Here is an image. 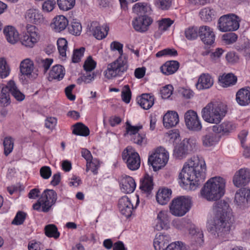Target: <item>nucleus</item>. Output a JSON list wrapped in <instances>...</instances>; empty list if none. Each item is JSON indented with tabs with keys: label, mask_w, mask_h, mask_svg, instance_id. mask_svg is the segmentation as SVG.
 <instances>
[{
	"label": "nucleus",
	"mask_w": 250,
	"mask_h": 250,
	"mask_svg": "<svg viewBox=\"0 0 250 250\" xmlns=\"http://www.w3.org/2000/svg\"><path fill=\"white\" fill-rule=\"evenodd\" d=\"M197 146L195 140L192 139H184L174 148L173 155L179 159L185 158L190 151H194Z\"/></svg>",
	"instance_id": "10"
},
{
	"label": "nucleus",
	"mask_w": 250,
	"mask_h": 250,
	"mask_svg": "<svg viewBox=\"0 0 250 250\" xmlns=\"http://www.w3.org/2000/svg\"><path fill=\"white\" fill-rule=\"evenodd\" d=\"M236 128V125L234 123L230 121H225L218 125H213L212 131L215 133L228 135L234 131Z\"/></svg>",
	"instance_id": "17"
},
{
	"label": "nucleus",
	"mask_w": 250,
	"mask_h": 250,
	"mask_svg": "<svg viewBox=\"0 0 250 250\" xmlns=\"http://www.w3.org/2000/svg\"><path fill=\"white\" fill-rule=\"evenodd\" d=\"M9 83L5 86L0 85V103L2 106H7L10 104Z\"/></svg>",
	"instance_id": "36"
},
{
	"label": "nucleus",
	"mask_w": 250,
	"mask_h": 250,
	"mask_svg": "<svg viewBox=\"0 0 250 250\" xmlns=\"http://www.w3.org/2000/svg\"><path fill=\"white\" fill-rule=\"evenodd\" d=\"M179 116L175 111H168L163 117V124L167 128L175 126L179 123Z\"/></svg>",
	"instance_id": "25"
},
{
	"label": "nucleus",
	"mask_w": 250,
	"mask_h": 250,
	"mask_svg": "<svg viewBox=\"0 0 250 250\" xmlns=\"http://www.w3.org/2000/svg\"><path fill=\"white\" fill-rule=\"evenodd\" d=\"M96 66V62H95L91 56H89L83 64V68L86 72H91L95 69Z\"/></svg>",
	"instance_id": "54"
},
{
	"label": "nucleus",
	"mask_w": 250,
	"mask_h": 250,
	"mask_svg": "<svg viewBox=\"0 0 250 250\" xmlns=\"http://www.w3.org/2000/svg\"><path fill=\"white\" fill-rule=\"evenodd\" d=\"M118 207L121 213L126 218L131 216L134 207L130 199L127 196H123L119 199Z\"/></svg>",
	"instance_id": "18"
},
{
	"label": "nucleus",
	"mask_w": 250,
	"mask_h": 250,
	"mask_svg": "<svg viewBox=\"0 0 250 250\" xmlns=\"http://www.w3.org/2000/svg\"><path fill=\"white\" fill-rule=\"evenodd\" d=\"M173 21L169 19H163L159 22V28L161 31L167 30L173 23Z\"/></svg>",
	"instance_id": "62"
},
{
	"label": "nucleus",
	"mask_w": 250,
	"mask_h": 250,
	"mask_svg": "<svg viewBox=\"0 0 250 250\" xmlns=\"http://www.w3.org/2000/svg\"><path fill=\"white\" fill-rule=\"evenodd\" d=\"M57 44L60 55L62 57H65L67 48V41L64 38H60L58 40Z\"/></svg>",
	"instance_id": "49"
},
{
	"label": "nucleus",
	"mask_w": 250,
	"mask_h": 250,
	"mask_svg": "<svg viewBox=\"0 0 250 250\" xmlns=\"http://www.w3.org/2000/svg\"><path fill=\"white\" fill-rule=\"evenodd\" d=\"M225 180L222 177L210 178L201 190L202 197L208 201L220 199L225 194Z\"/></svg>",
	"instance_id": "4"
},
{
	"label": "nucleus",
	"mask_w": 250,
	"mask_h": 250,
	"mask_svg": "<svg viewBox=\"0 0 250 250\" xmlns=\"http://www.w3.org/2000/svg\"><path fill=\"white\" fill-rule=\"evenodd\" d=\"M142 128V126H133L128 122H126V133L129 134L130 135H135V134H137L139 130Z\"/></svg>",
	"instance_id": "63"
},
{
	"label": "nucleus",
	"mask_w": 250,
	"mask_h": 250,
	"mask_svg": "<svg viewBox=\"0 0 250 250\" xmlns=\"http://www.w3.org/2000/svg\"><path fill=\"white\" fill-rule=\"evenodd\" d=\"M121 190L126 193L134 191L136 188V183L131 177L125 175L122 180Z\"/></svg>",
	"instance_id": "31"
},
{
	"label": "nucleus",
	"mask_w": 250,
	"mask_h": 250,
	"mask_svg": "<svg viewBox=\"0 0 250 250\" xmlns=\"http://www.w3.org/2000/svg\"><path fill=\"white\" fill-rule=\"evenodd\" d=\"M53 60L51 58L42 59L40 57L36 58L35 62L40 68L43 69L44 73H46L52 63Z\"/></svg>",
	"instance_id": "43"
},
{
	"label": "nucleus",
	"mask_w": 250,
	"mask_h": 250,
	"mask_svg": "<svg viewBox=\"0 0 250 250\" xmlns=\"http://www.w3.org/2000/svg\"><path fill=\"white\" fill-rule=\"evenodd\" d=\"M89 129L82 123H78L74 125L73 133L77 135L87 136L89 134Z\"/></svg>",
	"instance_id": "42"
},
{
	"label": "nucleus",
	"mask_w": 250,
	"mask_h": 250,
	"mask_svg": "<svg viewBox=\"0 0 250 250\" xmlns=\"http://www.w3.org/2000/svg\"><path fill=\"white\" fill-rule=\"evenodd\" d=\"M227 105L222 103L211 102L204 107L201 111L203 119L207 123L219 124L226 116Z\"/></svg>",
	"instance_id": "5"
},
{
	"label": "nucleus",
	"mask_w": 250,
	"mask_h": 250,
	"mask_svg": "<svg viewBox=\"0 0 250 250\" xmlns=\"http://www.w3.org/2000/svg\"><path fill=\"white\" fill-rule=\"evenodd\" d=\"M123 160L127 167L131 170L138 169L140 166V157L139 154L131 146H128L123 151Z\"/></svg>",
	"instance_id": "9"
},
{
	"label": "nucleus",
	"mask_w": 250,
	"mask_h": 250,
	"mask_svg": "<svg viewBox=\"0 0 250 250\" xmlns=\"http://www.w3.org/2000/svg\"><path fill=\"white\" fill-rule=\"evenodd\" d=\"M85 51V48L83 47L79 49H74L72 56V62L77 63L81 60V58L83 56Z\"/></svg>",
	"instance_id": "58"
},
{
	"label": "nucleus",
	"mask_w": 250,
	"mask_h": 250,
	"mask_svg": "<svg viewBox=\"0 0 250 250\" xmlns=\"http://www.w3.org/2000/svg\"><path fill=\"white\" fill-rule=\"evenodd\" d=\"M89 29L97 39L102 40L107 35L109 27L107 25L100 26L97 22L93 21L91 23Z\"/></svg>",
	"instance_id": "20"
},
{
	"label": "nucleus",
	"mask_w": 250,
	"mask_h": 250,
	"mask_svg": "<svg viewBox=\"0 0 250 250\" xmlns=\"http://www.w3.org/2000/svg\"><path fill=\"white\" fill-rule=\"evenodd\" d=\"M171 195V189L165 188L160 189L156 196L157 201L160 205H166L169 201Z\"/></svg>",
	"instance_id": "35"
},
{
	"label": "nucleus",
	"mask_w": 250,
	"mask_h": 250,
	"mask_svg": "<svg viewBox=\"0 0 250 250\" xmlns=\"http://www.w3.org/2000/svg\"><path fill=\"white\" fill-rule=\"evenodd\" d=\"M26 213L23 211H18L14 219L12 221V224L16 225H20L22 224L26 218Z\"/></svg>",
	"instance_id": "57"
},
{
	"label": "nucleus",
	"mask_w": 250,
	"mask_h": 250,
	"mask_svg": "<svg viewBox=\"0 0 250 250\" xmlns=\"http://www.w3.org/2000/svg\"><path fill=\"white\" fill-rule=\"evenodd\" d=\"M57 4L61 10L66 11L74 7L75 0H57Z\"/></svg>",
	"instance_id": "46"
},
{
	"label": "nucleus",
	"mask_w": 250,
	"mask_h": 250,
	"mask_svg": "<svg viewBox=\"0 0 250 250\" xmlns=\"http://www.w3.org/2000/svg\"><path fill=\"white\" fill-rule=\"evenodd\" d=\"M55 4L54 0H45L42 4V9L45 12H51L54 8Z\"/></svg>",
	"instance_id": "60"
},
{
	"label": "nucleus",
	"mask_w": 250,
	"mask_h": 250,
	"mask_svg": "<svg viewBox=\"0 0 250 250\" xmlns=\"http://www.w3.org/2000/svg\"><path fill=\"white\" fill-rule=\"evenodd\" d=\"M96 76V75L94 72L91 74L90 72H86V74H83L81 79H78L77 83L78 84H81L82 82H83L85 83H89L94 80Z\"/></svg>",
	"instance_id": "52"
},
{
	"label": "nucleus",
	"mask_w": 250,
	"mask_h": 250,
	"mask_svg": "<svg viewBox=\"0 0 250 250\" xmlns=\"http://www.w3.org/2000/svg\"><path fill=\"white\" fill-rule=\"evenodd\" d=\"M25 17L29 22L35 24L40 23L43 21V15L39 10L36 9L28 10L25 13Z\"/></svg>",
	"instance_id": "27"
},
{
	"label": "nucleus",
	"mask_w": 250,
	"mask_h": 250,
	"mask_svg": "<svg viewBox=\"0 0 250 250\" xmlns=\"http://www.w3.org/2000/svg\"><path fill=\"white\" fill-rule=\"evenodd\" d=\"M215 213L213 222L208 224V229L213 237L222 242L228 240L230 230L234 221L229 204L224 200L215 202L213 206Z\"/></svg>",
	"instance_id": "1"
},
{
	"label": "nucleus",
	"mask_w": 250,
	"mask_h": 250,
	"mask_svg": "<svg viewBox=\"0 0 250 250\" xmlns=\"http://www.w3.org/2000/svg\"><path fill=\"white\" fill-rule=\"evenodd\" d=\"M138 104L144 109H148L154 104V97L150 94L145 93L137 98Z\"/></svg>",
	"instance_id": "32"
},
{
	"label": "nucleus",
	"mask_w": 250,
	"mask_h": 250,
	"mask_svg": "<svg viewBox=\"0 0 250 250\" xmlns=\"http://www.w3.org/2000/svg\"><path fill=\"white\" fill-rule=\"evenodd\" d=\"M185 121L186 126L190 130L199 131L202 128L197 114L193 110H190L186 112Z\"/></svg>",
	"instance_id": "12"
},
{
	"label": "nucleus",
	"mask_w": 250,
	"mask_h": 250,
	"mask_svg": "<svg viewBox=\"0 0 250 250\" xmlns=\"http://www.w3.org/2000/svg\"><path fill=\"white\" fill-rule=\"evenodd\" d=\"M65 75V71L63 67L61 65L53 66L49 72L48 80L51 81L53 80L60 81Z\"/></svg>",
	"instance_id": "33"
},
{
	"label": "nucleus",
	"mask_w": 250,
	"mask_h": 250,
	"mask_svg": "<svg viewBox=\"0 0 250 250\" xmlns=\"http://www.w3.org/2000/svg\"><path fill=\"white\" fill-rule=\"evenodd\" d=\"M34 63L29 59L22 61L20 64L21 73L27 78L34 79L37 78L38 74L33 72Z\"/></svg>",
	"instance_id": "19"
},
{
	"label": "nucleus",
	"mask_w": 250,
	"mask_h": 250,
	"mask_svg": "<svg viewBox=\"0 0 250 250\" xmlns=\"http://www.w3.org/2000/svg\"><path fill=\"white\" fill-rule=\"evenodd\" d=\"M219 140V138L212 133H209L202 137L203 144L206 147H209L215 145Z\"/></svg>",
	"instance_id": "39"
},
{
	"label": "nucleus",
	"mask_w": 250,
	"mask_h": 250,
	"mask_svg": "<svg viewBox=\"0 0 250 250\" xmlns=\"http://www.w3.org/2000/svg\"><path fill=\"white\" fill-rule=\"evenodd\" d=\"M133 12L137 16H148L151 9L149 4L146 2H138L135 3L132 7Z\"/></svg>",
	"instance_id": "29"
},
{
	"label": "nucleus",
	"mask_w": 250,
	"mask_h": 250,
	"mask_svg": "<svg viewBox=\"0 0 250 250\" xmlns=\"http://www.w3.org/2000/svg\"><path fill=\"white\" fill-rule=\"evenodd\" d=\"M167 250H188L185 245L181 242H175L169 245Z\"/></svg>",
	"instance_id": "61"
},
{
	"label": "nucleus",
	"mask_w": 250,
	"mask_h": 250,
	"mask_svg": "<svg viewBox=\"0 0 250 250\" xmlns=\"http://www.w3.org/2000/svg\"><path fill=\"white\" fill-rule=\"evenodd\" d=\"M122 100L126 104L130 102L131 97V92L128 85L124 86V88L122 91Z\"/></svg>",
	"instance_id": "56"
},
{
	"label": "nucleus",
	"mask_w": 250,
	"mask_h": 250,
	"mask_svg": "<svg viewBox=\"0 0 250 250\" xmlns=\"http://www.w3.org/2000/svg\"><path fill=\"white\" fill-rule=\"evenodd\" d=\"M179 67V63L176 61H170L165 62L161 67L162 72L166 75L175 73Z\"/></svg>",
	"instance_id": "34"
},
{
	"label": "nucleus",
	"mask_w": 250,
	"mask_h": 250,
	"mask_svg": "<svg viewBox=\"0 0 250 250\" xmlns=\"http://www.w3.org/2000/svg\"><path fill=\"white\" fill-rule=\"evenodd\" d=\"M140 188L145 192L150 193L153 188L152 177L148 174H146L141 181Z\"/></svg>",
	"instance_id": "37"
},
{
	"label": "nucleus",
	"mask_w": 250,
	"mask_h": 250,
	"mask_svg": "<svg viewBox=\"0 0 250 250\" xmlns=\"http://www.w3.org/2000/svg\"><path fill=\"white\" fill-rule=\"evenodd\" d=\"M199 16L202 20L205 21H210L214 16V10L209 7L202 9L199 12Z\"/></svg>",
	"instance_id": "41"
},
{
	"label": "nucleus",
	"mask_w": 250,
	"mask_h": 250,
	"mask_svg": "<svg viewBox=\"0 0 250 250\" xmlns=\"http://www.w3.org/2000/svg\"><path fill=\"white\" fill-rule=\"evenodd\" d=\"M9 74V69L6 65L5 60L3 59H0V77L1 78L6 77Z\"/></svg>",
	"instance_id": "53"
},
{
	"label": "nucleus",
	"mask_w": 250,
	"mask_h": 250,
	"mask_svg": "<svg viewBox=\"0 0 250 250\" xmlns=\"http://www.w3.org/2000/svg\"><path fill=\"white\" fill-rule=\"evenodd\" d=\"M236 101L240 106H247L250 104V87L240 89L236 94Z\"/></svg>",
	"instance_id": "21"
},
{
	"label": "nucleus",
	"mask_w": 250,
	"mask_h": 250,
	"mask_svg": "<svg viewBox=\"0 0 250 250\" xmlns=\"http://www.w3.org/2000/svg\"><path fill=\"white\" fill-rule=\"evenodd\" d=\"M213 84V80L209 74H203L198 79L196 84V88L199 90L208 89Z\"/></svg>",
	"instance_id": "30"
},
{
	"label": "nucleus",
	"mask_w": 250,
	"mask_h": 250,
	"mask_svg": "<svg viewBox=\"0 0 250 250\" xmlns=\"http://www.w3.org/2000/svg\"><path fill=\"white\" fill-rule=\"evenodd\" d=\"M237 35L232 32L225 34L222 36V40L226 44H231L237 40Z\"/></svg>",
	"instance_id": "51"
},
{
	"label": "nucleus",
	"mask_w": 250,
	"mask_h": 250,
	"mask_svg": "<svg viewBox=\"0 0 250 250\" xmlns=\"http://www.w3.org/2000/svg\"><path fill=\"white\" fill-rule=\"evenodd\" d=\"M168 160V153L166 149L160 147L149 156L148 163L151 164L154 171H157L164 167Z\"/></svg>",
	"instance_id": "8"
},
{
	"label": "nucleus",
	"mask_w": 250,
	"mask_h": 250,
	"mask_svg": "<svg viewBox=\"0 0 250 250\" xmlns=\"http://www.w3.org/2000/svg\"><path fill=\"white\" fill-rule=\"evenodd\" d=\"M237 78L232 73L223 75L219 78V82L224 87H228L234 85L237 82Z\"/></svg>",
	"instance_id": "38"
},
{
	"label": "nucleus",
	"mask_w": 250,
	"mask_h": 250,
	"mask_svg": "<svg viewBox=\"0 0 250 250\" xmlns=\"http://www.w3.org/2000/svg\"><path fill=\"white\" fill-rule=\"evenodd\" d=\"M53 22L50 24L51 27L56 32H60L64 30L68 25L67 19L63 16H58L54 18Z\"/></svg>",
	"instance_id": "24"
},
{
	"label": "nucleus",
	"mask_w": 250,
	"mask_h": 250,
	"mask_svg": "<svg viewBox=\"0 0 250 250\" xmlns=\"http://www.w3.org/2000/svg\"><path fill=\"white\" fill-rule=\"evenodd\" d=\"M173 86L171 85H167L164 86L161 90L162 97L163 99L168 98L172 93Z\"/></svg>",
	"instance_id": "64"
},
{
	"label": "nucleus",
	"mask_w": 250,
	"mask_h": 250,
	"mask_svg": "<svg viewBox=\"0 0 250 250\" xmlns=\"http://www.w3.org/2000/svg\"><path fill=\"white\" fill-rule=\"evenodd\" d=\"M26 32L23 33V35L20 39L22 45L29 47H32L38 40V35L36 31L35 26L27 24Z\"/></svg>",
	"instance_id": "13"
},
{
	"label": "nucleus",
	"mask_w": 250,
	"mask_h": 250,
	"mask_svg": "<svg viewBox=\"0 0 250 250\" xmlns=\"http://www.w3.org/2000/svg\"><path fill=\"white\" fill-rule=\"evenodd\" d=\"M205 161L194 156L184 165L179 177L186 189L195 190L206 177Z\"/></svg>",
	"instance_id": "2"
},
{
	"label": "nucleus",
	"mask_w": 250,
	"mask_h": 250,
	"mask_svg": "<svg viewBox=\"0 0 250 250\" xmlns=\"http://www.w3.org/2000/svg\"><path fill=\"white\" fill-rule=\"evenodd\" d=\"M158 222L155 227L157 230L168 228L169 219L167 211L162 210L157 215Z\"/></svg>",
	"instance_id": "28"
},
{
	"label": "nucleus",
	"mask_w": 250,
	"mask_h": 250,
	"mask_svg": "<svg viewBox=\"0 0 250 250\" xmlns=\"http://www.w3.org/2000/svg\"><path fill=\"white\" fill-rule=\"evenodd\" d=\"M132 140L134 143L140 146L146 144V139L145 134L137 133L135 135L132 136Z\"/></svg>",
	"instance_id": "59"
},
{
	"label": "nucleus",
	"mask_w": 250,
	"mask_h": 250,
	"mask_svg": "<svg viewBox=\"0 0 250 250\" xmlns=\"http://www.w3.org/2000/svg\"><path fill=\"white\" fill-rule=\"evenodd\" d=\"M153 21V19L149 16H137L134 18L132 24L136 31L145 33L148 31Z\"/></svg>",
	"instance_id": "14"
},
{
	"label": "nucleus",
	"mask_w": 250,
	"mask_h": 250,
	"mask_svg": "<svg viewBox=\"0 0 250 250\" xmlns=\"http://www.w3.org/2000/svg\"><path fill=\"white\" fill-rule=\"evenodd\" d=\"M169 237L167 235L160 233L156 234L153 242L155 250H167L169 247Z\"/></svg>",
	"instance_id": "23"
},
{
	"label": "nucleus",
	"mask_w": 250,
	"mask_h": 250,
	"mask_svg": "<svg viewBox=\"0 0 250 250\" xmlns=\"http://www.w3.org/2000/svg\"><path fill=\"white\" fill-rule=\"evenodd\" d=\"M9 88L12 95L18 101H22L24 98V95L21 92L17 87L15 82L13 81L9 82Z\"/></svg>",
	"instance_id": "40"
},
{
	"label": "nucleus",
	"mask_w": 250,
	"mask_h": 250,
	"mask_svg": "<svg viewBox=\"0 0 250 250\" xmlns=\"http://www.w3.org/2000/svg\"><path fill=\"white\" fill-rule=\"evenodd\" d=\"M68 29L70 34L79 36L82 31V25L79 22L73 21L68 25Z\"/></svg>",
	"instance_id": "48"
},
{
	"label": "nucleus",
	"mask_w": 250,
	"mask_h": 250,
	"mask_svg": "<svg viewBox=\"0 0 250 250\" xmlns=\"http://www.w3.org/2000/svg\"><path fill=\"white\" fill-rule=\"evenodd\" d=\"M4 153L8 156L13 150L14 147V139L10 136L6 137L3 140Z\"/></svg>",
	"instance_id": "45"
},
{
	"label": "nucleus",
	"mask_w": 250,
	"mask_h": 250,
	"mask_svg": "<svg viewBox=\"0 0 250 250\" xmlns=\"http://www.w3.org/2000/svg\"><path fill=\"white\" fill-rule=\"evenodd\" d=\"M233 182L235 186H245L250 183V169L241 168L236 172L233 177Z\"/></svg>",
	"instance_id": "15"
},
{
	"label": "nucleus",
	"mask_w": 250,
	"mask_h": 250,
	"mask_svg": "<svg viewBox=\"0 0 250 250\" xmlns=\"http://www.w3.org/2000/svg\"><path fill=\"white\" fill-rule=\"evenodd\" d=\"M3 33L6 40L11 44H15L20 39L19 34L17 29L12 26H7L3 29Z\"/></svg>",
	"instance_id": "26"
},
{
	"label": "nucleus",
	"mask_w": 250,
	"mask_h": 250,
	"mask_svg": "<svg viewBox=\"0 0 250 250\" xmlns=\"http://www.w3.org/2000/svg\"><path fill=\"white\" fill-rule=\"evenodd\" d=\"M190 234L193 235V239L199 244L201 245L203 243V233L202 231L192 229L190 230Z\"/></svg>",
	"instance_id": "55"
},
{
	"label": "nucleus",
	"mask_w": 250,
	"mask_h": 250,
	"mask_svg": "<svg viewBox=\"0 0 250 250\" xmlns=\"http://www.w3.org/2000/svg\"><path fill=\"white\" fill-rule=\"evenodd\" d=\"M45 234L48 237H53L57 239L60 236V232L57 227L54 224H49L44 228Z\"/></svg>",
	"instance_id": "44"
},
{
	"label": "nucleus",
	"mask_w": 250,
	"mask_h": 250,
	"mask_svg": "<svg viewBox=\"0 0 250 250\" xmlns=\"http://www.w3.org/2000/svg\"><path fill=\"white\" fill-rule=\"evenodd\" d=\"M86 171L91 170L94 174L98 173V169L100 167L99 161L97 159H93L86 163Z\"/></svg>",
	"instance_id": "50"
},
{
	"label": "nucleus",
	"mask_w": 250,
	"mask_h": 250,
	"mask_svg": "<svg viewBox=\"0 0 250 250\" xmlns=\"http://www.w3.org/2000/svg\"><path fill=\"white\" fill-rule=\"evenodd\" d=\"M40 198L43 203L42 211L47 212L50 210L51 207L56 204L58 196L55 190L46 189L42 193Z\"/></svg>",
	"instance_id": "11"
},
{
	"label": "nucleus",
	"mask_w": 250,
	"mask_h": 250,
	"mask_svg": "<svg viewBox=\"0 0 250 250\" xmlns=\"http://www.w3.org/2000/svg\"><path fill=\"white\" fill-rule=\"evenodd\" d=\"M240 18L234 14L221 16L218 21V29L221 32L234 31L240 26Z\"/></svg>",
	"instance_id": "7"
},
{
	"label": "nucleus",
	"mask_w": 250,
	"mask_h": 250,
	"mask_svg": "<svg viewBox=\"0 0 250 250\" xmlns=\"http://www.w3.org/2000/svg\"><path fill=\"white\" fill-rule=\"evenodd\" d=\"M191 206L189 198L180 196L172 200L169 205V211L173 215L181 217L189 210Z\"/></svg>",
	"instance_id": "6"
},
{
	"label": "nucleus",
	"mask_w": 250,
	"mask_h": 250,
	"mask_svg": "<svg viewBox=\"0 0 250 250\" xmlns=\"http://www.w3.org/2000/svg\"><path fill=\"white\" fill-rule=\"evenodd\" d=\"M123 44L117 41L112 42L110 44L111 50H117L120 57L114 62L108 64L107 69L104 71V76L108 79L122 75L128 69L127 61L123 56Z\"/></svg>",
	"instance_id": "3"
},
{
	"label": "nucleus",
	"mask_w": 250,
	"mask_h": 250,
	"mask_svg": "<svg viewBox=\"0 0 250 250\" xmlns=\"http://www.w3.org/2000/svg\"><path fill=\"white\" fill-rule=\"evenodd\" d=\"M185 34L188 40H195L199 36V28L197 27H190L185 30Z\"/></svg>",
	"instance_id": "47"
},
{
	"label": "nucleus",
	"mask_w": 250,
	"mask_h": 250,
	"mask_svg": "<svg viewBox=\"0 0 250 250\" xmlns=\"http://www.w3.org/2000/svg\"><path fill=\"white\" fill-rule=\"evenodd\" d=\"M250 197V189L247 188L239 189L235 193L234 201L240 208L245 206Z\"/></svg>",
	"instance_id": "22"
},
{
	"label": "nucleus",
	"mask_w": 250,
	"mask_h": 250,
	"mask_svg": "<svg viewBox=\"0 0 250 250\" xmlns=\"http://www.w3.org/2000/svg\"><path fill=\"white\" fill-rule=\"evenodd\" d=\"M199 37L205 44L210 45L214 43L215 36L212 29L203 25L199 28Z\"/></svg>",
	"instance_id": "16"
}]
</instances>
